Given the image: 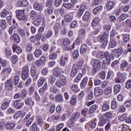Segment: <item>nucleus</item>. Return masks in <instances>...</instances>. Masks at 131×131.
<instances>
[{
    "instance_id": "f257e3e1",
    "label": "nucleus",
    "mask_w": 131,
    "mask_h": 131,
    "mask_svg": "<svg viewBox=\"0 0 131 131\" xmlns=\"http://www.w3.org/2000/svg\"><path fill=\"white\" fill-rule=\"evenodd\" d=\"M97 41H100L102 48H106L108 43V34L104 33L103 35L97 37Z\"/></svg>"
},
{
    "instance_id": "f03ea898",
    "label": "nucleus",
    "mask_w": 131,
    "mask_h": 131,
    "mask_svg": "<svg viewBox=\"0 0 131 131\" xmlns=\"http://www.w3.org/2000/svg\"><path fill=\"white\" fill-rule=\"evenodd\" d=\"M92 62H93L92 73L96 74L98 72V70L101 68V62L98 59H92Z\"/></svg>"
},
{
    "instance_id": "7ed1b4c3",
    "label": "nucleus",
    "mask_w": 131,
    "mask_h": 131,
    "mask_svg": "<svg viewBox=\"0 0 131 131\" xmlns=\"http://www.w3.org/2000/svg\"><path fill=\"white\" fill-rule=\"evenodd\" d=\"M25 10H16V17L17 19H18L20 21H27V17H26V15H25Z\"/></svg>"
},
{
    "instance_id": "20e7f679",
    "label": "nucleus",
    "mask_w": 131,
    "mask_h": 131,
    "mask_svg": "<svg viewBox=\"0 0 131 131\" xmlns=\"http://www.w3.org/2000/svg\"><path fill=\"white\" fill-rule=\"evenodd\" d=\"M29 77V68L27 66L22 68L21 70V79L26 80Z\"/></svg>"
},
{
    "instance_id": "39448f33",
    "label": "nucleus",
    "mask_w": 131,
    "mask_h": 131,
    "mask_svg": "<svg viewBox=\"0 0 131 131\" xmlns=\"http://www.w3.org/2000/svg\"><path fill=\"white\" fill-rule=\"evenodd\" d=\"M126 77V73L118 72L117 74V78L116 79V82L117 83H122V82H124Z\"/></svg>"
},
{
    "instance_id": "423d86ee",
    "label": "nucleus",
    "mask_w": 131,
    "mask_h": 131,
    "mask_svg": "<svg viewBox=\"0 0 131 131\" xmlns=\"http://www.w3.org/2000/svg\"><path fill=\"white\" fill-rule=\"evenodd\" d=\"M112 55L116 58H118L121 56L122 53H123V49L122 48H119L118 49H112L111 50Z\"/></svg>"
},
{
    "instance_id": "0eeeda50",
    "label": "nucleus",
    "mask_w": 131,
    "mask_h": 131,
    "mask_svg": "<svg viewBox=\"0 0 131 131\" xmlns=\"http://www.w3.org/2000/svg\"><path fill=\"white\" fill-rule=\"evenodd\" d=\"M70 40L68 38L64 39L62 42L61 47L65 51H69L70 50Z\"/></svg>"
},
{
    "instance_id": "6e6552de",
    "label": "nucleus",
    "mask_w": 131,
    "mask_h": 131,
    "mask_svg": "<svg viewBox=\"0 0 131 131\" xmlns=\"http://www.w3.org/2000/svg\"><path fill=\"white\" fill-rule=\"evenodd\" d=\"M77 72H78V64L75 63L73 66L72 70H71L70 74L71 77H75L76 74H77Z\"/></svg>"
},
{
    "instance_id": "1a4fd4ad",
    "label": "nucleus",
    "mask_w": 131,
    "mask_h": 131,
    "mask_svg": "<svg viewBox=\"0 0 131 131\" xmlns=\"http://www.w3.org/2000/svg\"><path fill=\"white\" fill-rule=\"evenodd\" d=\"M80 116H81V114H80V113L76 112L73 113L71 117V121L72 123H74L75 121H77V120L79 119V117H80Z\"/></svg>"
},
{
    "instance_id": "9d476101",
    "label": "nucleus",
    "mask_w": 131,
    "mask_h": 131,
    "mask_svg": "<svg viewBox=\"0 0 131 131\" xmlns=\"http://www.w3.org/2000/svg\"><path fill=\"white\" fill-rule=\"evenodd\" d=\"M24 105V102L21 100L18 99L14 101V106L15 109H21Z\"/></svg>"
},
{
    "instance_id": "9b49d317",
    "label": "nucleus",
    "mask_w": 131,
    "mask_h": 131,
    "mask_svg": "<svg viewBox=\"0 0 131 131\" xmlns=\"http://www.w3.org/2000/svg\"><path fill=\"white\" fill-rule=\"evenodd\" d=\"M41 21H42V16L38 15L37 17H35L33 21V24L34 26H36L37 27L40 25L41 23Z\"/></svg>"
},
{
    "instance_id": "f8f14e48",
    "label": "nucleus",
    "mask_w": 131,
    "mask_h": 131,
    "mask_svg": "<svg viewBox=\"0 0 131 131\" xmlns=\"http://www.w3.org/2000/svg\"><path fill=\"white\" fill-rule=\"evenodd\" d=\"M11 40H13L15 42H17V43H19L20 41H21V38L19 35L17 33H13L12 35L10 36Z\"/></svg>"
},
{
    "instance_id": "ddd939ff",
    "label": "nucleus",
    "mask_w": 131,
    "mask_h": 131,
    "mask_svg": "<svg viewBox=\"0 0 131 131\" xmlns=\"http://www.w3.org/2000/svg\"><path fill=\"white\" fill-rule=\"evenodd\" d=\"M104 93V90L100 89V87H96L94 89V95L95 97H101Z\"/></svg>"
},
{
    "instance_id": "4468645a",
    "label": "nucleus",
    "mask_w": 131,
    "mask_h": 131,
    "mask_svg": "<svg viewBox=\"0 0 131 131\" xmlns=\"http://www.w3.org/2000/svg\"><path fill=\"white\" fill-rule=\"evenodd\" d=\"M74 12H71L69 14H66L64 16V20L67 23H69L73 20V15Z\"/></svg>"
},
{
    "instance_id": "2eb2a0df",
    "label": "nucleus",
    "mask_w": 131,
    "mask_h": 131,
    "mask_svg": "<svg viewBox=\"0 0 131 131\" xmlns=\"http://www.w3.org/2000/svg\"><path fill=\"white\" fill-rule=\"evenodd\" d=\"M13 80L12 78H10L5 83L6 88L9 90V91H12L13 90Z\"/></svg>"
},
{
    "instance_id": "dca6fc26",
    "label": "nucleus",
    "mask_w": 131,
    "mask_h": 131,
    "mask_svg": "<svg viewBox=\"0 0 131 131\" xmlns=\"http://www.w3.org/2000/svg\"><path fill=\"white\" fill-rule=\"evenodd\" d=\"M110 109V104L107 101H104L101 107V111L105 112Z\"/></svg>"
},
{
    "instance_id": "f3484780",
    "label": "nucleus",
    "mask_w": 131,
    "mask_h": 131,
    "mask_svg": "<svg viewBox=\"0 0 131 131\" xmlns=\"http://www.w3.org/2000/svg\"><path fill=\"white\" fill-rule=\"evenodd\" d=\"M106 7L108 11H111L115 7V3L112 1L108 0L106 4Z\"/></svg>"
},
{
    "instance_id": "a211bd4d",
    "label": "nucleus",
    "mask_w": 131,
    "mask_h": 131,
    "mask_svg": "<svg viewBox=\"0 0 131 131\" xmlns=\"http://www.w3.org/2000/svg\"><path fill=\"white\" fill-rule=\"evenodd\" d=\"M69 61V56L66 55L64 57L62 56L60 60V64L61 66H65V64Z\"/></svg>"
},
{
    "instance_id": "6ab92c4d",
    "label": "nucleus",
    "mask_w": 131,
    "mask_h": 131,
    "mask_svg": "<svg viewBox=\"0 0 131 131\" xmlns=\"http://www.w3.org/2000/svg\"><path fill=\"white\" fill-rule=\"evenodd\" d=\"M84 10H85V6L81 5L79 9L78 10L77 13V15L79 18H80L82 16L83 12H84Z\"/></svg>"
},
{
    "instance_id": "aec40b11",
    "label": "nucleus",
    "mask_w": 131,
    "mask_h": 131,
    "mask_svg": "<svg viewBox=\"0 0 131 131\" xmlns=\"http://www.w3.org/2000/svg\"><path fill=\"white\" fill-rule=\"evenodd\" d=\"M88 81H89V77H84L80 84V86L81 89H84V88H85L86 84H88Z\"/></svg>"
},
{
    "instance_id": "412c9836",
    "label": "nucleus",
    "mask_w": 131,
    "mask_h": 131,
    "mask_svg": "<svg viewBox=\"0 0 131 131\" xmlns=\"http://www.w3.org/2000/svg\"><path fill=\"white\" fill-rule=\"evenodd\" d=\"M25 104L28 106H33L34 102L32 101V98L31 97H26L25 101Z\"/></svg>"
},
{
    "instance_id": "4be33fe9",
    "label": "nucleus",
    "mask_w": 131,
    "mask_h": 131,
    "mask_svg": "<svg viewBox=\"0 0 131 131\" xmlns=\"http://www.w3.org/2000/svg\"><path fill=\"white\" fill-rule=\"evenodd\" d=\"M106 59V63L107 65H110V63H111V61L112 60H114V56L113 55H109V53L107 52V56L104 57Z\"/></svg>"
},
{
    "instance_id": "5701e85b",
    "label": "nucleus",
    "mask_w": 131,
    "mask_h": 131,
    "mask_svg": "<svg viewBox=\"0 0 131 131\" xmlns=\"http://www.w3.org/2000/svg\"><path fill=\"white\" fill-rule=\"evenodd\" d=\"M90 18H91V14L86 11L82 17V20L84 22H88L90 20Z\"/></svg>"
},
{
    "instance_id": "b1692460",
    "label": "nucleus",
    "mask_w": 131,
    "mask_h": 131,
    "mask_svg": "<svg viewBox=\"0 0 131 131\" xmlns=\"http://www.w3.org/2000/svg\"><path fill=\"white\" fill-rule=\"evenodd\" d=\"M12 50L14 53H16L17 54H21L22 53V49L16 45H13L12 46Z\"/></svg>"
},
{
    "instance_id": "393cba45",
    "label": "nucleus",
    "mask_w": 131,
    "mask_h": 131,
    "mask_svg": "<svg viewBox=\"0 0 131 131\" xmlns=\"http://www.w3.org/2000/svg\"><path fill=\"white\" fill-rule=\"evenodd\" d=\"M107 55H108V52L99 51L97 56V58L103 59V58H105V56H107Z\"/></svg>"
},
{
    "instance_id": "a878e982",
    "label": "nucleus",
    "mask_w": 131,
    "mask_h": 131,
    "mask_svg": "<svg viewBox=\"0 0 131 131\" xmlns=\"http://www.w3.org/2000/svg\"><path fill=\"white\" fill-rule=\"evenodd\" d=\"M102 10H103V6H97L95 8H94L93 10V14H94V15H97L98 13H100V12H101Z\"/></svg>"
},
{
    "instance_id": "bb28decb",
    "label": "nucleus",
    "mask_w": 131,
    "mask_h": 131,
    "mask_svg": "<svg viewBox=\"0 0 131 131\" xmlns=\"http://www.w3.org/2000/svg\"><path fill=\"white\" fill-rule=\"evenodd\" d=\"M9 14H10V11L6 9H4L1 12L0 16L1 18H6V17H7V15H9Z\"/></svg>"
},
{
    "instance_id": "cd10ccee",
    "label": "nucleus",
    "mask_w": 131,
    "mask_h": 131,
    "mask_svg": "<svg viewBox=\"0 0 131 131\" xmlns=\"http://www.w3.org/2000/svg\"><path fill=\"white\" fill-rule=\"evenodd\" d=\"M128 17V15L126 13L122 14L118 18V21L119 22H122L124 20H125Z\"/></svg>"
},
{
    "instance_id": "c85d7f7f",
    "label": "nucleus",
    "mask_w": 131,
    "mask_h": 131,
    "mask_svg": "<svg viewBox=\"0 0 131 131\" xmlns=\"http://www.w3.org/2000/svg\"><path fill=\"white\" fill-rule=\"evenodd\" d=\"M33 7L34 10H37V11H42V6H41L39 3H34Z\"/></svg>"
},
{
    "instance_id": "c756f323",
    "label": "nucleus",
    "mask_w": 131,
    "mask_h": 131,
    "mask_svg": "<svg viewBox=\"0 0 131 131\" xmlns=\"http://www.w3.org/2000/svg\"><path fill=\"white\" fill-rule=\"evenodd\" d=\"M86 51H88V46L85 44L82 45L80 49V54H85V53H86Z\"/></svg>"
},
{
    "instance_id": "7c9ffc66",
    "label": "nucleus",
    "mask_w": 131,
    "mask_h": 131,
    "mask_svg": "<svg viewBox=\"0 0 131 131\" xmlns=\"http://www.w3.org/2000/svg\"><path fill=\"white\" fill-rule=\"evenodd\" d=\"M53 70L54 71L53 73V76L57 78L61 76V72L58 70V68H54Z\"/></svg>"
},
{
    "instance_id": "2f4dec72",
    "label": "nucleus",
    "mask_w": 131,
    "mask_h": 131,
    "mask_svg": "<svg viewBox=\"0 0 131 131\" xmlns=\"http://www.w3.org/2000/svg\"><path fill=\"white\" fill-rule=\"evenodd\" d=\"M99 23H100V18H99L98 17H95L92 21L91 25L92 26L95 27L96 26H97Z\"/></svg>"
},
{
    "instance_id": "473e14b6",
    "label": "nucleus",
    "mask_w": 131,
    "mask_h": 131,
    "mask_svg": "<svg viewBox=\"0 0 131 131\" xmlns=\"http://www.w3.org/2000/svg\"><path fill=\"white\" fill-rule=\"evenodd\" d=\"M30 15L31 18H32L33 19V18H36L37 17V16H40L41 15L39 14L38 13H37V12L34 10H32L30 12Z\"/></svg>"
},
{
    "instance_id": "72a5a7b5",
    "label": "nucleus",
    "mask_w": 131,
    "mask_h": 131,
    "mask_svg": "<svg viewBox=\"0 0 131 131\" xmlns=\"http://www.w3.org/2000/svg\"><path fill=\"white\" fill-rule=\"evenodd\" d=\"M98 105L94 104L92 105V106L90 107V110H89V114H92V113H94L95 111L98 109Z\"/></svg>"
},
{
    "instance_id": "f704fd0d",
    "label": "nucleus",
    "mask_w": 131,
    "mask_h": 131,
    "mask_svg": "<svg viewBox=\"0 0 131 131\" xmlns=\"http://www.w3.org/2000/svg\"><path fill=\"white\" fill-rule=\"evenodd\" d=\"M16 126L15 123H7L6 124V127L7 129H13Z\"/></svg>"
},
{
    "instance_id": "c9c22d12",
    "label": "nucleus",
    "mask_w": 131,
    "mask_h": 131,
    "mask_svg": "<svg viewBox=\"0 0 131 131\" xmlns=\"http://www.w3.org/2000/svg\"><path fill=\"white\" fill-rule=\"evenodd\" d=\"M82 76H83V74L81 73H79L77 77L74 79V82H75V83H78V82H79V81L81 80Z\"/></svg>"
},
{
    "instance_id": "e433bc0d",
    "label": "nucleus",
    "mask_w": 131,
    "mask_h": 131,
    "mask_svg": "<svg viewBox=\"0 0 131 131\" xmlns=\"http://www.w3.org/2000/svg\"><path fill=\"white\" fill-rule=\"evenodd\" d=\"M71 90L74 93H78L79 89H78V86L77 84H74L71 86Z\"/></svg>"
},
{
    "instance_id": "4c0bfd02",
    "label": "nucleus",
    "mask_w": 131,
    "mask_h": 131,
    "mask_svg": "<svg viewBox=\"0 0 131 131\" xmlns=\"http://www.w3.org/2000/svg\"><path fill=\"white\" fill-rule=\"evenodd\" d=\"M35 56L39 58L42 55V51L40 49H36L34 52Z\"/></svg>"
},
{
    "instance_id": "58836bf2",
    "label": "nucleus",
    "mask_w": 131,
    "mask_h": 131,
    "mask_svg": "<svg viewBox=\"0 0 131 131\" xmlns=\"http://www.w3.org/2000/svg\"><path fill=\"white\" fill-rule=\"evenodd\" d=\"M111 93H112V88L110 86H108L104 90V94L106 96H108Z\"/></svg>"
},
{
    "instance_id": "ea45409f",
    "label": "nucleus",
    "mask_w": 131,
    "mask_h": 131,
    "mask_svg": "<svg viewBox=\"0 0 131 131\" xmlns=\"http://www.w3.org/2000/svg\"><path fill=\"white\" fill-rule=\"evenodd\" d=\"M55 99L56 102H59L62 103L64 101V98H63V96L61 95L60 94H58L56 97Z\"/></svg>"
},
{
    "instance_id": "a19ab883",
    "label": "nucleus",
    "mask_w": 131,
    "mask_h": 131,
    "mask_svg": "<svg viewBox=\"0 0 131 131\" xmlns=\"http://www.w3.org/2000/svg\"><path fill=\"white\" fill-rule=\"evenodd\" d=\"M84 95H85L84 91H81L78 96V101H79L80 102H81V101L83 100V97H84Z\"/></svg>"
},
{
    "instance_id": "79ce46f5",
    "label": "nucleus",
    "mask_w": 131,
    "mask_h": 131,
    "mask_svg": "<svg viewBox=\"0 0 131 131\" xmlns=\"http://www.w3.org/2000/svg\"><path fill=\"white\" fill-rule=\"evenodd\" d=\"M83 64H84V61L83 60H80L79 62V65L81 67V69L82 70V72L83 73H85V67L83 66Z\"/></svg>"
},
{
    "instance_id": "37998d69",
    "label": "nucleus",
    "mask_w": 131,
    "mask_h": 131,
    "mask_svg": "<svg viewBox=\"0 0 131 131\" xmlns=\"http://www.w3.org/2000/svg\"><path fill=\"white\" fill-rule=\"evenodd\" d=\"M32 42H28L26 46L27 51L28 52V53L31 52V51H32Z\"/></svg>"
},
{
    "instance_id": "c03bdc74",
    "label": "nucleus",
    "mask_w": 131,
    "mask_h": 131,
    "mask_svg": "<svg viewBox=\"0 0 131 131\" xmlns=\"http://www.w3.org/2000/svg\"><path fill=\"white\" fill-rule=\"evenodd\" d=\"M121 88V86H120V84L115 85L114 87V91L115 94H118V93H119L120 92Z\"/></svg>"
},
{
    "instance_id": "a18cd8bd",
    "label": "nucleus",
    "mask_w": 131,
    "mask_h": 131,
    "mask_svg": "<svg viewBox=\"0 0 131 131\" xmlns=\"http://www.w3.org/2000/svg\"><path fill=\"white\" fill-rule=\"evenodd\" d=\"M46 82H47L46 81V79L43 77H41L40 78L38 81V86L40 87L41 86V85H42V84H45V83H46Z\"/></svg>"
},
{
    "instance_id": "49530a36",
    "label": "nucleus",
    "mask_w": 131,
    "mask_h": 131,
    "mask_svg": "<svg viewBox=\"0 0 131 131\" xmlns=\"http://www.w3.org/2000/svg\"><path fill=\"white\" fill-rule=\"evenodd\" d=\"M0 25L2 29L5 30L7 27V23L5 19H2L0 21Z\"/></svg>"
},
{
    "instance_id": "de8ad7c7",
    "label": "nucleus",
    "mask_w": 131,
    "mask_h": 131,
    "mask_svg": "<svg viewBox=\"0 0 131 131\" xmlns=\"http://www.w3.org/2000/svg\"><path fill=\"white\" fill-rule=\"evenodd\" d=\"M57 56L58 54L56 52H51L49 55V59L51 60H56Z\"/></svg>"
},
{
    "instance_id": "09e8293b",
    "label": "nucleus",
    "mask_w": 131,
    "mask_h": 131,
    "mask_svg": "<svg viewBox=\"0 0 131 131\" xmlns=\"http://www.w3.org/2000/svg\"><path fill=\"white\" fill-rule=\"evenodd\" d=\"M11 72H12V69L11 68H6L2 70V74L7 73V74H10Z\"/></svg>"
},
{
    "instance_id": "8fccbe9b",
    "label": "nucleus",
    "mask_w": 131,
    "mask_h": 131,
    "mask_svg": "<svg viewBox=\"0 0 131 131\" xmlns=\"http://www.w3.org/2000/svg\"><path fill=\"white\" fill-rule=\"evenodd\" d=\"M117 45V41L115 40H111L109 42L110 48H115Z\"/></svg>"
},
{
    "instance_id": "3c124183",
    "label": "nucleus",
    "mask_w": 131,
    "mask_h": 131,
    "mask_svg": "<svg viewBox=\"0 0 131 131\" xmlns=\"http://www.w3.org/2000/svg\"><path fill=\"white\" fill-rule=\"evenodd\" d=\"M47 86H48V83L47 82H45L43 86L39 90V93H40L41 94H43V93H45V92L47 91Z\"/></svg>"
},
{
    "instance_id": "603ef678",
    "label": "nucleus",
    "mask_w": 131,
    "mask_h": 131,
    "mask_svg": "<svg viewBox=\"0 0 131 131\" xmlns=\"http://www.w3.org/2000/svg\"><path fill=\"white\" fill-rule=\"evenodd\" d=\"M59 81L63 83L66 85V83H67V78H66L64 75H61L59 77Z\"/></svg>"
},
{
    "instance_id": "864d4df0",
    "label": "nucleus",
    "mask_w": 131,
    "mask_h": 131,
    "mask_svg": "<svg viewBox=\"0 0 131 131\" xmlns=\"http://www.w3.org/2000/svg\"><path fill=\"white\" fill-rule=\"evenodd\" d=\"M130 38V37L129 36V34H125L123 35V41L125 43H126V42H128L129 41V39Z\"/></svg>"
},
{
    "instance_id": "5fc2aeb1",
    "label": "nucleus",
    "mask_w": 131,
    "mask_h": 131,
    "mask_svg": "<svg viewBox=\"0 0 131 131\" xmlns=\"http://www.w3.org/2000/svg\"><path fill=\"white\" fill-rule=\"evenodd\" d=\"M55 85L59 88V89L62 88V86L66 85L63 82H61L60 80H57L55 82Z\"/></svg>"
},
{
    "instance_id": "6e6d98bb",
    "label": "nucleus",
    "mask_w": 131,
    "mask_h": 131,
    "mask_svg": "<svg viewBox=\"0 0 131 131\" xmlns=\"http://www.w3.org/2000/svg\"><path fill=\"white\" fill-rule=\"evenodd\" d=\"M73 57L74 59H76L79 57V54L78 53V50L76 49L73 51Z\"/></svg>"
},
{
    "instance_id": "4d7b16f0",
    "label": "nucleus",
    "mask_w": 131,
    "mask_h": 131,
    "mask_svg": "<svg viewBox=\"0 0 131 131\" xmlns=\"http://www.w3.org/2000/svg\"><path fill=\"white\" fill-rule=\"evenodd\" d=\"M19 4L20 5V7H27V6L29 5L28 1L27 0H23L22 1H20Z\"/></svg>"
},
{
    "instance_id": "13d9d810",
    "label": "nucleus",
    "mask_w": 131,
    "mask_h": 131,
    "mask_svg": "<svg viewBox=\"0 0 131 131\" xmlns=\"http://www.w3.org/2000/svg\"><path fill=\"white\" fill-rule=\"evenodd\" d=\"M8 106H9V102L6 101V102H3L2 104L1 108L2 110H5L7 109V108H8Z\"/></svg>"
},
{
    "instance_id": "bf43d9fd",
    "label": "nucleus",
    "mask_w": 131,
    "mask_h": 131,
    "mask_svg": "<svg viewBox=\"0 0 131 131\" xmlns=\"http://www.w3.org/2000/svg\"><path fill=\"white\" fill-rule=\"evenodd\" d=\"M88 114H90V110H89L88 108L83 109L81 111V115L85 117H86V115H88Z\"/></svg>"
},
{
    "instance_id": "052dcab7",
    "label": "nucleus",
    "mask_w": 131,
    "mask_h": 131,
    "mask_svg": "<svg viewBox=\"0 0 131 131\" xmlns=\"http://www.w3.org/2000/svg\"><path fill=\"white\" fill-rule=\"evenodd\" d=\"M96 125H97L96 120H92L89 123V126L91 127V128H95V127H96Z\"/></svg>"
},
{
    "instance_id": "680f3d73",
    "label": "nucleus",
    "mask_w": 131,
    "mask_h": 131,
    "mask_svg": "<svg viewBox=\"0 0 131 131\" xmlns=\"http://www.w3.org/2000/svg\"><path fill=\"white\" fill-rule=\"evenodd\" d=\"M20 96L22 99H24L27 96V91L25 89H23L21 92L20 93Z\"/></svg>"
},
{
    "instance_id": "e2e57ef3",
    "label": "nucleus",
    "mask_w": 131,
    "mask_h": 131,
    "mask_svg": "<svg viewBox=\"0 0 131 131\" xmlns=\"http://www.w3.org/2000/svg\"><path fill=\"white\" fill-rule=\"evenodd\" d=\"M98 76L101 79H104L106 78V73L102 71L98 74Z\"/></svg>"
},
{
    "instance_id": "0e129e2a",
    "label": "nucleus",
    "mask_w": 131,
    "mask_h": 131,
    "mask_svg": "<svg viewBox=\"0 0 131 131\" xmlns=\"http://www.w3.org/2000/svg\"><path fill=\"white\" fill-rule=\"evenodd\" d=\"M17 32L19 33L20 36H25V31H24V30H23V29L18 28L17 29Z\"/></svg>"
},
{
    "instance_id": "69168bd1",
    "label": "nucleus",
    "mask_w": 131,
    "mask_h": 131,
    "mask_svg": "<svg viewBox=\"0 0 131 131\" xmlns=\"http://www.w3.org/2000/svg\"><path fill=\"white\" fill-rule=\"evenodd\" d=\"M27 59L29 62H32V60H33V54L30 53L28 54Z\"/></svg>"
},
{
    "instance_id": "338daca9",
    "label": "nucleus",
    "mask_w": 131,
    "mask_h": 131,
    "mask_svg": "<svg viewBox=\"0 0 131 131\" xmlns=\"http://www.w3.org/2000/svg\"><path fill=\"white\" fill-rule=\"evenodd\" d=\"M32 131H38V127H37V124L36 123H34L31 127Z\"/></svg>"
},
{
    "instance_id": "774afa93",
    "label": "nucleus",
    "mask_w": 131,
    "mask_h": 131,
    "mask_svg": "<svg viewBox=\"0 0 131 131\" xmlns=\"http://www.w3.org/2000/svg\"><path fill=\"white\" fill-rule=\"evenodd\" d=\"M125 88L126 89H130L131 88V79H129L126 82Z\"/></svg>"
}]
</instances>
